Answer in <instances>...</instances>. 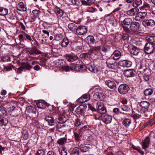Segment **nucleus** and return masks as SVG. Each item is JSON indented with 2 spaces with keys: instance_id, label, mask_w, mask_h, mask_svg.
I'll return each instance as SVG.
<instances>
[{
  "instance_id": "27",
  "label": "nucleus",
  "mask_w": 155,
  "mask_h": 155,
  "mask_svg": "<svg viewBox=\"0 0 155 155\" xmlns=\"http://www.w3.org/2000/svg\"><path fill=\"white\" fill-rule=\"evenodd\" d=\"M139 10L137 8H131L130 10L127 12V14L129 16H133L135 15L136 13L137 12V10Z\"/></svg>"
},
{
  "instance_id": "57",
  "label": "nucleus",
  "mask_w": 155,
  "mask_h": 155,
  "mask_svg": "<svg viewBox=\"0 0 155 155\" xmlns=\"http://www.w3.org/2000/svg\"><path fill=\"white\" fill-rule=\"evenodd\" d=\"M129 36L128 34H127L123 35L122 36L123 40L126 41H128L129 39Z\"/></svg>"
},
{
  "instance_id": "59",
  "label": "nucleus",
  "mask_w": 155,
  "mask_h": 155,
  "mask_svg": "<svg viewBox=\"0 0 155 155\" xmlns=\"http://www.w3.org/2000/svg\"><path fill=\"white\" fill-rule=\"evenodd\" d=\"M81 124L80 120L79 119H75L74 122V125L76 127H78Z\"/></svg>"
},
{
  "instance_id": "2",
  "label": "nucleus",
  "mask_w": 155,
  "mask_h": 155,
  "mask_svg": "<svg viewBox=\"0 0 155 155\" xmlns=\"http://www.w3.org/2000/svg\"><path fill=\"white\" fill-rule=\"evenodd\" d=\"M140 106L141 107L140 111V113L143 114H145L148 111L150 106V103L147 101H143L140 103Z\"/></svg>"
},
{
  "instance_id": "33",
  "label": "nucleus",
  "mask_w": 155,
  "mask_h": 155,
  "mask_svg": "<svg viewBox=\"0 0 155 155\" xmlns=\"http://www.w3.org/2000/svg\"><path fill=\"white\" fill-rule=\"evenodd\" d=\"M147 66L143 63H140V66L138 68V71L140 73H143L147 69Z\"/></svg>"
},
{
  "instance_id": "52",
  "label": "nucleus",
  "mask_w": 155,
  "mask_h": 155,
  "mask_svg": "<svg viewBox=\"0 0 155 155\" xmlns=\"http://www.w3.org/2000/svg\"><path fill=\"white\" fill-rule=\"evenodd\" d=\"M56 121L59 123L63 124L65 123L66 120L63 118L62 117L59 116L58 118L57 119Z\"/></svg>"
},
{
  "instance_id": "56",
  "label": "nucleus",
  "mask_w": 155,
  "mask_h": 155,
  "mask_svg": "<svg viewBox=\"0 0 155 155\" xmlns=\"http://www.w3.org/2000/svg\"><path fill=\"white\" fill-rule=\"evenodd\" d=\"M45 151L44 150H39L36 153L35 155H44Z\"/></svg>"
},
{
  "instance_id": "20",
  "label": "nucleus",
  "mask_w": 155,
  "mask_h": 155,
  "mask_svg": "<svg viewBox=\"0 0 155 155\" xmlns=\"http://www.w3.org/2000/svg\"><path fill=\"white\" fill-rule=\"evenodd\" d=\"M150 138L149 137H147L142 142V147L143 149H146L147 148L150 143Z\"/></svg>"
},
{
  "instance_id": "25",
  "label": "nucleus",
  "mask_w": 155,
  "mask_h": 155,
  "mask_svg": "<svg viewBox=\"0 0 155 155\" xmlns=\"http://www.w3.org/2000/svg\"><path fill=\"white\" fill-rule=\"evenodd\" d=\"M16 17L14 16L13 14H9L7 16V20L10 23L14 24L16 22Z\"/></svg>"
},
{
  "instance_id": "48",
  "label": "nucleus",
  "mask_w": 155,
  "mask_h": 155,
  "mask_svg": "<svg viewBox=\"0 0 155 155\" xmlns=\"http://www.w3.org/2000/svg\"><path fill=\"white\" fill-rule=\"evenodd\" d=\"M142 3L141 0H135L133 3V5L135 8H137V7L141 5Z\"/></svg>"
},
{
  "instance_id": "53",
  "label": "nucleus",
  "mask_w": 155,
  "mask_h": 155,
  "mask_svg": "<svg viewBox=\"0 0 155 155\" xmlns=\"http://www.w3.org/2000/svg\"><path fill=\"white\" fill-rule=\"evenodd\" d=\"M73 49L76 52H80L81 51L82 48L81 46H75L73 45Z\"/></svg>"
},
{
  "instance_id": "55",
  "label": "nucleus",
  "mask_w": 155,
  "mask_h": 155,
  "mask_svg": "<svg viewBox=\"0 0 155 155\" xmlns=\"http://www.w3.org/2000/svg\"><path fill=\"white\" fill-rule=\"evenodd\" d=\"M63 38V35L61 34H57L55 36L54 39L57 41H59Z\"/></svg>"
},
{
  "instance_id": "3",
  "label": "nucleus",
  "mask_w": 155,
  "mask_h": 155,
  "mask_svg": "<svg viewBox=\"0 0 155 155\" xmlns=\"http://www.w3.org/2000/svg\"><path fill=\"white\" fill-rule=\"evenodd\" d=\"M155 46L150 43L146 44L144 48V52L147 54L153 53L155 50Z\"/></svg>"
},
{
  "instance_id": "43",
  "label": "nucleus",
  "mask_w": 155,
  "mask_h": 155,
  "mask_svg": "<svg viewBox=\"0 0 155 155\" xmlns=\"http://www.w3.org/2000/svg\"><path fill=\"white\" fill-rule=\"evenodd\" d=\"M143 93L145 96L151 95L153 94V90L151 88H147L144 91Z\"/></svg>"
},
{
  "instance_id": "1",
  "label": "nucleus",
  "mask_w": 155,
  "mask_h": 155,
  "mask_svg": "<svg viewBox=\"0 0 155 155\" xmlns=\"http://www.w3.org/2000/svg\"><path fill=\"white\" fill-rule=\"evenodd\" d=\"M87 69L91 72L94 73H97L98 71L97 67L94 65H90L87 68L85 66L77 64L73 68L75 71L81 72H85L87 71Z\"/></svg>"
},
{
  "instance_id": "17",
  "label": "nucleus",
  "mask_w": 155,
  "mask_h": 155,
  "mask_svg": "<svg viewBox=\"0 0 155 155\" xmlns=\"http://www.w3.org/2000/svg\"><path fill=\"white\" fill-rule=\"evenodd\" d=\"M121 56L120 52L118 50H115L111 55V58L114 60L119 59Z\"/></svg>"
},
{
  "instance_id": "49",
  "label": "nucleus",
  "mask_w": 155,
  "mask_h": 155,
  "mask_svg": "<svg viewBox=\"0 0 155 155\" xmlns=\"http://www.w3.org/2000/svg\"><path fill=\"white\" fill-rule=\"evenodd\" d=\"M75 111L77 114H80L81 115L84 113V110H83L82 107L80 105L77 108Z\"/></svg>"
},
{
  "instance_id": "64",
  "label": "nucleus",
  "mask_w": 155,
  "mask_h": 155,
  "mask_svg": "<svg viewBox=\"0 0 155 155\" xmlns=\"http://www.w3.org/2000/svg\"><path fill=\"white\" fill-rule=\"evenodd\" d=\"M61 155H67V152L65 148H63L61 152Z\"/></svg>"
},
{
  "instance_id": "10",
  "label": "nucleus",
  "mask_w": 155,
  "mask_h": 155,
  "mask_svg": "<svg viewBox=\"0 0 155 155\" xmlns=\"http://www.w3.org/2000/svg\"><path fill=\"white\" fill-rule=\"evenodd\" d=\"M90 99V95L88 94H85L80 97L77 101L79 103H82L87 102Z\"/></svg>"
},
{
  "instance_id": "12",
  "label": "nucleus",
  "mask_w": 155,
  "mask_h": 155,
  "mask_svg": "<svg viewBox=\"0 0 155 155\" xmlns=\"http://www.w3.org/2000/svg\"><path fill=\"white\" fill-rule=\"evenodd\" d=\"M147 15L146 12H139L136 14L135 19L136 20H139L140 18L144 19Z\"/></svg>"
},
{
  "instance_id": "29",
  "label": "nucleus",
  "mask_w": 155,
  "mask_h": 155,
  "mask_svg": "<svg viewBox=\"0 0 155 155\" xmlns=\"http://www.w3.org/2000/svg\"><path fill=\"white\" fill-rule=\"evenodd\" d=\"M80 152V149L79 147H75L70 150L71 155H79Z\"/></svg>"
},
{
  "instance_id": "62",
  "label": "nucleus",
  "mask_w": 155,
  "mask_h": 155,
  "mask_svg": "<svg viewBox=\"0 0 155 155\" xmlns=\"http://www.w3.org/2000/svg\"><path fill=\"white\" fill-rule=\"evenodd\" d=\"M74 135L75 139L76 140H79L81 137V135L79 134L76 132L74 133Z\"/></svg>"
},
{
  "instance_id": "28",
  "label": "nucleus",
  "mask_w": 155,
  "mask_h": 155,
  "mask_svg": "<svg viewBox=\"0 0 155 155\" xmlns=\"http://www.w3.org/2000/svg\"><path fill=\"white\" fill-rule=\"evenodd\" d=\"M120 108L121 109L124 111L122 112H120V113L127 114L130 110V108L128 106H126L124 104L121 105L120 106Z\"/></svg>"
},
{
  "instance_id": "31",
  "label": "nucleus",
  "mask_w": 155,
  "mask_h": 155,
  "mask_svg": "<svg viewBox=\"0 0 155 155\" xmlns=\"http://www.w3.org/2000/svg\"><path fill=\"white\" fill-rule=\"evenodd\" d=\"M132 20L131 18H126L124 20L121 21V24L123 25H129L132 22Z\"/></svg>"
},
{
  "instance_id": "23",
  "label": "nucleus",
  "mask_w": 155,
  "mask_h": 155,
  "mask_svg": "<svg viewBox=\"0 0 155 155\" xmlns=\"http://www.w3.org/2000/svg\"><path fill=\"white\" fill-rule=\"evenodd\" d=\"M17 9L19 11H26L27 10L24 3L22 2L19 3L17 5Z\"/></svg>"
},
{
  "instance_id": "47",
  "label": "nucleus",
  "mask_w": 155,
  "mask_h": 155,
  "mask_svg": "<svg viewBox=\"0 0 155 155\" xmlns=\"http://www.w3.org/2000/svg\"><path fill=\"white\" fill-rule=\"evenodd\" d=\"M67 140V138L65 137L61 138L58 140L57 141V143L59 144L63 145L66 142Z\"/></svg>"
},
{
  "instance_id": "13",
  "label": "nucleus",
  "mask_w": 155,
  "mask_h": 155,
  "mask_svg": "<svg viewBox=\"0 0 155 155\" xmlns=\"http://www.w3.org/2000/svg\"><path fill=\"white\" fill-rule=\"evenodd\" d=\"M45 120L47 121L49 126H53L55 124L54 119L51 115L49 114L46 115L45 118Z\"/></svg>"
},
{
  "instance_id": "39",
  "label": "nucleus",
  "mask_w": 155,
  "mask_h": 155,
  "mask_svg": "<svg viewBox=\"0 0 155 155\" xmlns=\"http://www.w3.org/2000/svg\"><path fill=\"white\" fill-rule=\"evenodd\" d=\"M28 52L29 54L31 55H34L35 54H41L40 51H38L37 50L33 48L29 51H28Z\"/></svg>"
},
{
  "instance_id": "60",
  "label": "nucleus",
  "mask_w": 155,
  "mask_h": 155,
  "mask_svg": "<svg viewBox=\"0 0 155 155\" xmlns=\"http://www.w3.org/2000/svg\"><path fill=\"white\" fill-rule=\"evenodd\" d=\"M71 2L73 5L76 6L80 4V2L79 0H72Z\"/></svg>"
},
{
  "instance_id": "50",
  "label": "nucleus",
  "mask_w": 155,
  "mask_h": 155,
  "mask_svg": "<svg viewBox=\"0 0 155 155\" xmlns=\"http://www.w3.org/2000/svg\"><path fill=\"white\" fill-rule=\"evenodd\" d=\"M131 122V120L129 119L124 120L123 121V124L126 127H128Z\"/></svg>"
},
{
  "instance_id": "26",
  "label": "nucleus",
  "mask_w": 155,
  "mask_h": 155,
  "mask_svg": "<svg viewBox=\"0 0 155 155\" xmlns=\"http://www.w3.org/2000/svg\"><path fill=\"white\" fill-rule=\"evenodd\" d=\"M85 41L89 45L93 44L95 42L94 37L91 35L88 36L85 39Z\"/></svg>"
},
{
  "instance_id": "16",
  "label": "nucleus",
  "mask_w": 155,
  "mask_h": 155,
  "mask_svg": "<svg viewBox=\"0 0 155 155\" xmlns=\"http://www.w3.org/2000/svg\"><path fill=\"white\" fill-rule=\"evenodd\" d=\"M143 25L145 26H154L155 25V21L153 20H144L142 22Z\"/></svg>"
},
{
  "instance_id": "44",
  "label": "nucleus",
  "mask_w": 155,
  "mask_h": 155,
  "mask_svg": "<svg viewBox=\"0 0 155 155\" xmlns=\"http://www.w3.org/2000/svg\"><path fill=\"white\" fill-rule=\"evenodd\" d=\"M7 115V111L2 107L0 106V116L4 117Z\"/></svg>"
},
{
  "instance_id": "37",
  "label": "nucleus",
  "mask_w": 155,
  "mask_h": 155,
  "mask_svg": "<svg viewBox=\"0 0 155 155\" xmlns=\"http://www.w3.org/2000/svg\"><path fill=\"white\" fill-rule=\"evenodd\" d=\"M69 40L67 38H64L61 43V46L63 47H66L69 44Z\"/></svg>"
},
{
  "instance_id": "22",
  "label": "nucleus",
  "mask_w": 155,
  "mask_h": 155,
  "mask_svg": "<svg viewBox=\"0 0 155 155\" xmlns=\"http://www.w3.org/2000/svg\"><path fill=\"white\" fill-rule=\"evenodd\" d=\"M38 107L40 108H45L46 106H48L49 104L42 101H38L36 103Z\"/></svg>"
},
{
  "instance_id": "7",
  "label": "nucleus",
  "mask_w": 155,
  "mask_h": 155,
  "mask_svg": "<svg viewBox=\"0 0 155 155\" xmlns=\"http://www.w3.org/2000/svg\"><path fill=\"white\" fill-rule=\"evenodd\" d=\"M101 119L105 124L110 123L112 121V117L111 116L106 114L101 116Z\"/></svg>"
},
{
  "instance_id": "30",
  "label": "nucleus",
  "mask_w": 155,
  "mask_h": 155,
  "mask_svg": "<svg viewBox=\"0 0 155 155\" xmlns=\"http://www.w3.org/2000/svg\"><path fill=\"white\" fill-rule=\"evenodd\" d=\"M146 38L148 43H150L154 45H155V35L153 36H148L146 37Z\"/></svg>"
},
{
  "instance_id": "45",
  "label": "nucleus",
  "mask_w": 155,
  "mask_h": 155,
  "mask_svg": "<svg viewBox=\"0 0 155 155\" xmlns=\"http://www.w3.org/2000/svg\"><path fill=\"white\" fill-rule=\"evenodd\" d=\"M8 122V120L6 118H1L0 119V126H6Z\"/></svg>"
},
{
  "instance_id": "15",
  "label": "nucleus",
  "mask_w": 155,
  "mask_h": 155,
  "mask_svg": "<svg viewBox=\"0 0 155 155\" xmlns=\"http://www.w3.org/2000/svg\"><path fill=\"white\" fill-rule=\"evenodd\" d=\"M140 24L137 22H133L130 24V28L132 31H136L139 30Z\"/></svg>"
},
{
  "instance_id": "6",
  "label": "nucleus",
  "mask_w": 155,
  "mask_h": 155,
  "mask_svg": "<svg viewBox=\"0 0 155 155\" xmlns=\"http://www.w3.org/2000/svg\"><path fill=\"white\" fill-rule=\"evenodd\" d=\"M87 31V27L83 26L78 27L76 31V33L80 35H84L86 34Z\"/></svg>"
},
{
  "instance_id": "51",
  "label": "nucleus",
  "mask_w": 155,
  "mask_h": 155,
  "mask_svg": "<svg viewBox=\"0 0 155 155\" xmlns=\"http://www.w3.org/2000/svg\"><path fill=\"white\" fill-rule=\"evenodd\" d=\"M89 54L88 53H85L81 54L80 55V57L82 60H84L88 58Z\"/></svg>"
},
{
  "instance_id": "19",
  "label": "nucleus",
  "mask_w": 155,
  "mask_h": 155,
  "mask_svg": "<svg viewBox=\"0 0 155 155\" xmlns=\"http://www.w3.org/2000/svg\"><path fill=\"white\" fill-rule=\"evenodd\" d=\"M130 53L134 55H137L140 52H141L140 49L137 47L134 46L131 48L130 49Z\"/></svg>"
},
{
  "instance_id": "46",
  "label": "nucleus",
  "mask_w": 155,
  "mask_h": 155,
  "mask_svg": "<svg viewBox=\"0 0 155 155\" xmlns=\"http://www.w3.org/2000/svg\"><path fill=\"white\" fill-rule=\"evenodd\" d=\"M107 64V66L110 68L114 69H115L117 67L116 63H110V61L107 60L106 61Z\"/></svg>"
},
{
  "instance_id": "4",
  "label": "nucleus",
  "mask_w": 155,
  "mask_h": 155,
  "mask_svg": "<svg viewBox=\"0 0 155 155\" xmlns=\"http://www.w3.org/2000/svg\"><path fill=\"white\" fill-rule=\"evenodd\" d=\"M96 107L97 111L101 114H104L107 112L106 108L102 103L97 102L96 104Z\"/></svg>"
},
{
  "instance_id": "18",
  "label": "nucleus",
  "mask_w": 155,
  "mask_h": 155,
  "mask_svg": "<svg viewBox=\"0 0 155 155\" xmlns=\"http://www.w3.org/2000/svg\"><path fill=\"white\" fill-rule=\"evenodd\" d=\"M104 83L110 89H114L116 88V84L114 81L109 80H104Z\"/></svg>"
},
{
  "instance_id": "61",
  "label": "nucleus",
  "mask_w": 155,
  "mask_h": 155,
  "mask_svg": "<svg viewBox=\"0 0 155 155\" xmlns=\"http://www.w3.org/2000/svg\"><path fill=\"white\" fill-rule=\"evenodd\" d=\"M5 148L6 147H2L1 145H0V154L1 155H3L4 154V152Z\"/></svg>"
},
{
  "instance_id": "9",
  "label": "nucleus",
  "mask_w": 155,
  "mask_h": 155,
  "mask_svg": "<svg viewBox=\"0 0 155 155\" xmlns=\"http://www.w3.org/2000/svg\"><path fill=\"white\" fill-rule=\"evenodd\" d=\"M136 74V71L133 69H127L124 71V74L127 78L133 77Z\"/></svg>"
},
{
  "instance_id": "11",
  "label": "nucleus",
  "mask_w": 155,
  "mask_h": 155,
  "mask_svg": "<svg viewBox=\"0 0 155 155\" xmlns=\"http://www.w3.org/2000/svg\"><path fill=\"white\" fill-rule=\"evenodd\" d=\"M118 64L124 67L128 68L130 67L132 64V62L127 60H124L120 61L118 63Z\"/></svg>"
},
{
  "instance_id": "38",
  "label": "nucleus",
  "mask_w": 155,
  "mask_h": 155,
  "mask_svg": "<svg viewBox=\"0 0 155 155\" xmlns=\"http://www.w3.org/2000/svg\"><path fill=\"white\" fill-rule=\"evenodd\" d=\"M8 12V9L4 8H0V15L4 16L7 15Z\"/></svg>"
},
{
  "instance_id": "42",
  "label": "nucleus",
  "mask_w": 155,
  "mask_h": 155,
  "mask_svg": "<svg viewBox=\"0 0 155 155\" xmlns=\"http://www.w3.org/2000/svg\"><path fill=\"white\" fill-rule=\"evenodd\" d=\"M54 11L55 13L58 16H62L63 14V11L58 8H56Z\"/></svg>"
},
{
  "instance_id": "54",
  "label": "nucleus",
  "mask_w": 155,
  "mask_h": 155,
  "mask_svg": "<svg viewBox=\"0 0 155 155\" xmlns=\"http://www.w3.org/2000/svg\"><path fill=\"white\" fill-rule=\"evenodd\" d=\"M58 66L59 67V69L61 68L62 66H63L65 64V62L62 60H60L58 61Z\"/></svg>"
},
{
  "instance_id": "14",
  "label": "nucleus",
  "mask_w": 155,
  "mask_h": 155,
  "mask_svg": "<svg viewBox=\"0 0 155 155\" xmlns=\"http://www.w3.org/2000/svg\"><path fill=\"white\" fill-rule=\"evenodd\" d=\"M64 56L66 59L70 62H72L77 60L78 58L77 55L73 54H66Z\"/></svg>"
},
{
  "instance_id": "35",
  "label": "nucleus",
  "mask_w": 155,
  "mask_h": 155,
  "mask_svg": "<svg viewBox=\"0 0 155 155\" xmlns=\"http://www.w3.org/2000/svg\"><path fill=\"white\" fill-rule=\"evenodd\" d=\"M26 109L28 112L29 113L35 114L36 113V109L34 107L28 106L27 107Z\"/></svg>"
},
{
  "instance_id": "40",
  "label": "nucleus",
  "mask_w": 155,
  "mask_h": 155,
  "mask_svg": "<svg viewBox=\"0 0 155 155\" xmlns=\"http://www.w3.org/2000/svg\"><path fill=\"white\" fill-rule=\"evenodd\" d=\"M80 151L83 152L87 151L89 149L88 147L84 144H81L79 146Z\"/></svg>"
},
{
  "instance_id": "32",
  "label": "nucleus",
  "mask_w": 155,
  "mask_h": 155,
  "mask_svg": "<svg viewBox=\"0 0 155 155\" xmlns=\"http://www.w3.org/2000/svg\"><path fill=\"white\" fill-rule=\"evenodd\" d=\"M68 27L70 30L73 32L76 31L78 28L76 24L73 23H70L68 25Z\"/></svg>"
},
{
  "instance_id": "8",
  "label": "nucleus",
  "mask_w": 155,
  "mask_h": 155,
  "mask_svg": "<svg viewBox=\"0 0 155 155\" xmlns=\"http://www.w3.org/2000/svg\"><path fill=\"white\" fill-rule=\"evenodd\" d=\"M101 49V46H94L91 47L89 49V52L90 54H94L95 55H97Z\"/></svg>"
},
{
  "instance_id": "58",
  "label": "nucleus",
  "mask_w": 155,
  "mask_h": 155,
  "mask_svg": "<svg viewBox=\"0 0 155 155\" xmlns=\"http://www.w3.org/2000/svg\"><path fill=\"white\" fill-rule=\"evenodd\" d=\"M9 58L8 56H3L1 58V61L4 62H7L8 61Z\"/></svg>"
},
{
  "instance_id": "63",
  "label": "nucleus",
  "mask_w": 155,
  "mask_h": 155,
  "mask_svg": "<svg viewBox=\"0 0 155 155\" xmlns=\"http://www.w3.org/2000/svg\"><path fill=\"white\" fill-rule=\"evenodd\" d=\"M143 78L146 81H148L150 79V76L146 74H145L143 75Z\"/></svg>"
},
{
  "instance_id": "24",
  "label": "nucleus",
  "mask_w": 155,
  "mask_h": 155,
  "mask_svg": "<svg viewBox=\"0 0 155 155\" xmlns=\"http://www.w3.org/2000/svg\"><path fill=\"white\" fill-rule=\"evenodd\" d=\"M96 0H86L81 1L82 4L84 5L88 6L95 3Z\"/></svg>"
},
{
  "instance_id": "41",
  "label": "nucleus",
  "mask_w": 155,
  "mask_h": 155,
  "mask_svg": "<svg viewBox=\"0 0 155 155\" xmlns=\"http://www.w3.org/2000/svg\"><path fill=\"white\" fill-rule=\"evenodd\" d=\"M103 94L101 92H96L94 94V96L96 99L101 100H102Z\"/></svg>"
},
{
  "instance_id": "34",
  "label": "nucleus",
  "mask_w": 155,
  "mask_h": 155,
  "mask_svg": "<svg viewBox=\"0 0 155 155\" xmlns=\"http://www.w3.org/2000/svg\"><path fill=\"white\" fill-rule=\"evenodd\" d=\"M60 70L61 71H69L70 70L73 71V68L72 67H70L68 65H66L64 64L63 66H62L61 68H60Z\"/></svg>"
},
{
  "instance_id": "36",
  "label": "nucleus",
  "mask_w": 155,
  "mask_h": 155,
  "mask_svg": "<svg viewBox=\"0 0 155 155\" xmlns=\"http://www.w3.org/2000/svg\"><path fill=\"white\" fill-rule=\"evenodd\" d=\"M23 69H26L28 70H30L32 68V66L28 62L22 63L21 64Z\"/></svg>"
},
{
  "instance_id": "21",
  "label": "nucleus",
  "mask_w": 155,
  "mask_h": 155,
  "mask_svg": "<svg viewBox=\"0 0 155 155\" xmlns=\"http://www.w3.org/2000/svg\"><path fill=\"white\" fill-rule=\"evenodd\" d=\"M110 47L109 45H106L103 46L101 49L102 51L101 53V54L103 55H106L110 51Z\"/></svg>"
},
{
  "instance_id": "5",
  "label": "nucleus",
  "mask_w": 155,
  "mask_h": 155,
  "mask_svg": "<svg viewBox=\"0 0 155 155\" xmlns=\"http://www.w3.org/2000/svg\"><path fill=\"white\" fill-rule=\"evenodd\" d=\"M130 88L126 84H122L120 85L118 88L119 92L121 94H124L127 93Z\"/></svg>"
}]
</instances>
